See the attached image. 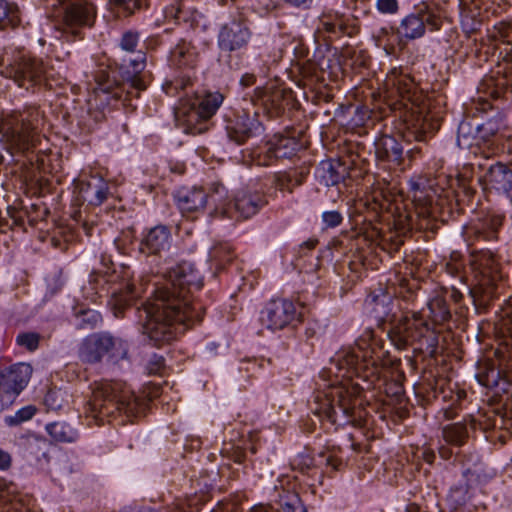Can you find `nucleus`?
I'll return each mask as SVG.
<instances>
[{
	"label": "nucleus",
	"instance_id": "obj_1",
	"mask_svg": "<svg viewBox=\"0 0 512 512\" xmlns=\"http://www.w3.org/2000/svg\"><path fill=\"white\" fill-rule=\"evenodd\" d=\"M202 286L200 272L192 263L183 261L168 271L165 282L153 284L151 300L129 308L128 313L138 318L153 345L162 347L202 321L204 307L192 298Z\"/></svg>",
	"mask_w": 512,
	"mask_h": 512
},
{
	"label": "nucleus",
	"instance_id": "obj_2",
	"mask_svg": "<svg viewBox=\"0 0 512 512\" xmlns=\"http://www.w3.org/2000/svg\"><path fill=\"white\" fill-rule=\"evenodd\" d=\"M382 341L371 330H365L356 340L355 346L342 348L331 358L328 372L336 380L327 390L314 393L311 412L320 421L327 420L333 425H360L363 410L359 400L342 386H337L340 379L361 378L373 383L379 379L382 368L386 365Z\"/></svg>",
	"mask_w": 512,
	"mask_h": 512
},
{
	"label": "nucleus",
	"instance_id": "obj_3",
	"mask_svg": "<svg viewBox=\"0 0 512 512\" xmlns=\"http://www.w3.org/2000/svg\"><path fill=\"white\" fill-rule=\"evenodd\" d=\"M140 34L134 30L123 32L118 40L121 55L115 60L121 80L111 77L109 67H100L95 72V93L100 99L115 106L121 102L124 106H132L131 101L137 99L147 89L146 52L139 48Z\"/></svg>",
	"mask_w": 512,
	"mask_h": 512
},
{
	"label": "nucleus",
	"instance_id": "obj_4",
	"mask_svg": "<svg viewBox=\"0 0 512 512\" xmlns=\"http://www.w3.org/2000/svg\"><path fill=\"white\" fill-rule=\"evenodd\" d=\"M452 318L451 309L443 294H437L427 302L426 309L402 315L391 323L387 336L397 350H406L415 346L414 351L425 353L429 357L438 354V326Z\"/></svg>",
	"mask_w": 512,
	"mask_h": 512
},
{
	"label": "nucleus",
	"instance_id": "obj_5",
	"mask_svg": "<svg viewBox=\"0 0 512 512\" xmlns=\"http://www.w3.org/2000/svg\"><path fill=\"white\" fill-rule=\"evenodd\" d=\"M148 405L149 399L136 395L125 383L102 380L91 385V397L85 413L98 424L123 416L132 421L144 415Z\"/></svg>",
	"mask_w": 512,
	"mask_h": 512
},
{
	"label": "nucleus",
	"instance_id": "obj_6",
	"mask_svg": "<svg viewBox=\"0 0 512 512\" xmlns=\"http://www.w3.org/2000/svg\"><path fill=\"white\" fill-rule=\"evenodd\" d=\"M102 268L96 269L89 275L87 297L92 302H96L98 298L109 297V304L113 307L116 317L125 316V312H129L131 303L138 293L135 283L133 282V272L127 265H120L119 269L113 268L111 260L106 262L102 259Z\"/></svg>",
	"mask_w": 512,
	"mask_h": 512
},
{
	"label": "nucleus",
	"instance_id": "obj_7",
	"mask_svg": "<svg viewBox=\"0 0 512 512\" xmlns=\"http://www.w3.org/2000/svg\"><path fill=\"white\" fill-rule=\"evenodd\" d=\"M43 121V112L36 105L7 114L0 119V147L10 157L27 154L35 146Z\"/></svg>",
	"mask_w": 512,
	"mask_h": 512
},
{
	"label": "nucleus",
	"instance_id": "obj_8",
	"mask_svg": "<svg viewBox=\"0 0 512 512\" xmlns=\"http://www.w3.org/2000/svg\"><path fill=\"white\" fill-rule=\"evenodd\" d=\"M224 99V94L219 91H207L178 108L176 117L185 125L186 133L202 134L209 130L210 119L216 114Z\"/></svg>",
	"mask_w": 512,
	"mask_h": 512
},
{
	"label": "nucleus",
	"instance_id": "obj_9",
	"mask_svg": "<svg viewBox=\"0 0 512 512\" xmlns=\"http://www.w3.org/2000/svg\"><path fill=\"white\" fill-rule=\"evenodd\" d=\"M496 29L505 47L500 51L495 69L482 80L479 90L494 99H499L512 86V24L500 22Z\"/></svg>",
	"mask_w": 512,
	"mask_h": 512
},
{
	"label": "nucleus",
	"instance_id": "obj_10",
	"mask_svg": "<svg viewBox=\"0 0 512 512\" xmlns=\"http://www.w3.org/2000/svg\"><path fill=\"white\" fill-rule=\"evenodd\" d=\"M129 345L126 340L112 335L110 332H95L86 336L78 350L79 359L83 363L97 364L105 357L113 364L128 358Z\"/></svg>",
	"mask_w": 512,
	"mask_h": 512
},
{
	"label": "nucleus",
	"instance_id": "obj_11",
	"mask_svg": "<svg viewBox=\"0 0 512 512\" xmlns=\"http://www.w3.org/2000/svg\"><path fill=\"white\" fill-rule=\"evenodd\" d=\"M45 72L41 59L15 49L6 51V64L0 70V75L12 80L19 88L29 91L43 81Z\"/></svg>",
	"mask_w": 512,
	"mask_h": 512
},
{
	"label": "nucleus",
	"instance_id": "obj_12",
	"mask_svg": "<svg viewBox=\"0 0 512 512\" xmlns=\"http://www.w3.org/2000/svg\"><path fill=\"white\" fill-rule=\"evenodd\" d=\"M476 429H481L486 433L497 429H508V420L505 415H500L495 411L480 414L478 418L468 416L463 421L444 426L442 435L448 445L459 449L465 445L470 433Z\"/></svg>",
	"mask_w": 512,
	"mask_h": 512
},
{
	"label": "nucleus",
	"instance_id": "obj_13",
	"mask_svg": "<svg viewBox=\"0 0 512 512\" xmlns=\"http://www.w3.org/2000/svg\"><path fill=\"white\" fill-rule=\"evenodd\" d=\"M63 5L60 29L67 41L84 39L86 29L91 28L96 20V8L87 0H56Z\"/></svg>",
	"mask_w": 512,
	"mask_h": 512
},
{
	"label": "nucleus",
	"instance_id": "obj_14",
	"mask_svg": "<svg viewBox=\"0 0 512 512\" xmlns=\"http://www.w3.org/2000/svg\"><path fill=\"white\" fill-rule=\"evenodd\" d=\"M171 243L172 234L170 227L159 224L152 228L143 230L138 245L139 253L146 259L147 257H150L151 263H154L157 266L156 273L162 274L163 280L161 282H165L168 278V271L177 266V264L175 266H163L168 263V260L170 259L166 256V253L169 251ZM181 263L182 262H180V264Z\"/></svg>",
	"mask_w": 512,
	"mask_h": 512
},
{
	"label": "nucleus",
	"instance_id": "obj_15",
	"mask_svg": "<svg viewBox=\"0 0 512 512\" xmlns=\"http://www.w3.org/2000/svg\"><path fill=\"white\" fill-rule=\"evenodd\" d=\"M442 26L440 10L433 5L422 3L403 17L396 27V35L400 39L412 41L422 38L426 31L435 32Z\"/></svg>",
	"mask_w": 512,
	"mask_h": 512
},
{
	"label": "nucleus",
	"instance_id": "obj_16",
	"mask_svg": "<svg viewBox=\"0 0 512 512\" xmlns=\"http://www.w3.org/2000/svg\"><path fill=\"white\" fill-rule=\"evenodd\" d=\"M170 66L180 71V75L168 83L175 90H186L192 85L195 68L199 62V51L192 41L179 38L170 48L168 55Z\"/></svg>",
	"mask_w": 512,
	"mask_h": 512
},
{
	"label": "nucleus",
	"instance_id": "obj_17",
	"mask_svg": "<svg viewBox=\"0 0 512 512\" xmlns=\"http://www.w3.org/2000/svg\"><path fill=\"white\" fill-rule=\"evenodd\" d=\"M471 166L484 189L503 193L512 202V169L508 164L484 155L476 157Z\"/></svg>",
	"mask_w": 512,
	"mask_h": 512
},
{
	"label": "nucleus",
	"instance_id": "obj_18",
	"mask_svg": "<svg viewBox=\"0 0 512 512\" xmlns=\"http://www.w3.org/2000/svg\"><path fill=\"white\" fill-rule=\"evenodd\" d=\"M259 321L262 327L271 332H277L295 327L296 323L300 322V314L293 301L276 298L268 301L262 308Z\"/></svg>",
	"mask_w": 512,
	"mask_h": 512
},
{
	"label": "nucleus",
	"instance_id": "obj_19",
	"mask_svg": "<svg viewBox=\"0 0 512 512\" xmlns=\"http://www.w3.org/2000/svg\"><path fill=\"white\" fill-rule=\"evenodd\" d=\"M225 131L230 141L242 145L250 138L258 137L264 132V126L255 111L252 114L242 110L224 116Z\"/></svg>",
	"mask_w": 512,
	"mask_h": 512
},
{
	"label": "nucleus",
	"instance_id": "obj_20",
	"mask_svg": "<svg viewBox=\"0 0 512 512\" xmlns=\"http://www.w3.org/2000/svg\"><path fill=\"white\" fill-rule=\"evenodd\" d=\"M32 375V367L17 363L8 368H0V411L9 407L27 386Z\"/></svg>",
	"mask_w": 512,
	"mask_h": 512
},
{
	"label": "nucleus",
	"instance_id": "obj_21",
	"mask_svg": "<svg viewBox=\"0 0 512 512\" xmlns=\"http://www.w3.org/2000/svg\"><path fill=\"white\" fill-rule=\"evenodd\" d=\"M252 38L248 21L238 16L222 24L217 35L218 48L223 52H235L246 49Z\"/></svg>",
	"mask_w": 512,
	"mask_h": 512
},
{
	"label": "nucleus",
	"instance_id": "obj_22",
	"mask_svg": "<svg viewBox=\"0 0 512 512\" xmlns=\"http://www.w3.org/2000/svg\"><path fill=\"white\" fill-rule=\"evenodd\" d=\"M267 204L263 192L245 187L238 190L233 198L223 209V213L229 218L249 219L256 215Z\"/></svg>",
	"mask_w": 512,
	"mask_h": 512
},
{
	"label": "nucleus",
	"instance_id": "obj_23",
	"mask_svg": "<svg viewBox=\"0 0 512 512\" xmlns=\"http://www.w3.org/2000/svg\"><path fill=\"white\" fill-rule=\"evenodd\" d=\"M252 101H257L269 118H277L284 114L285 110L292 105L293 92L290 89L266 85L256 87L253 92Z\"/></svg>",
	"mask_w": 512,
	"mask_h": 512
},
{
	"label": "nucleus",
	"instance_id": "obj_24",
	"mask_svg": "<svg viewBox=\"0 0 512 512\" xmlns=\"http://www.w3.org/2000/svg\"><path fill=\"white\" fill-rule=\"evenodd\" d=\"M300 142L293 136L275 134L258 155V164L269 166L280 159H291L300 150Z\"/></svg>",
	"mask_w": 512,
	"mask_h": 512
},
{
	"label": "nucleus",
	"instance_id": "obj_25",
	"mask_svg": "<svg viewBox=\"0 0 512 512\" xmlns=\"http://www.w3.org/2000/svg\"><path fill=\"white\" fill-rule=\"evenodd\" d=\"M76 188L78 200L88 206H100L111 195L109 182L98 174L82 176Z\"/></svg>",
	"mask_w": 512,
	"mask_h": 512
},
{
	"label": "nucleus",
	"instance_id": "obj_26",
	"mask_svg": "<svg viewBox=\"0 0 512 512\" xmlns=\"http://www.w3.org/2000/svg\"><path fill=\"white\" fill-rule=\"evenodd\" d=\"M403 137L406 141L427 142L438 130V125L419 112H409L404 116Z\"/></svg>",
	"mask_w": 512,
	"mask_h": 512
},
{
	"label": "nucleus",
	"instance_id": "obj_27",
	"mask_svg": "<svg viewBox=\"0 0 512 512\" xmlns=\"http://www.w3.org/2000/svg\"><path fill=\"white\" fill-rule=\"evenodd\" d=\"M319 464H324L333 471H337L343 465V461L337 457L334 449L319 452L317 458H314L308 450H304L298 453L291 461L292 468L299 470L301 473H307Z\"/></svg>",
	"mask_w": 512,
	"mask_h": 512
},
{
	"label": "nucleus",
	"instance_id": "obj_28",
	"mask_svg": "<svg viewBox=\"0 0 512 512\" xmlns=\"http://www.w3.org/2000/svg\"><path fill=\"white\" fill-rule=\"evenodd\" d=\"M374 146L377 160L390 167H399L403 163V146L394 136L382 134L375 139Z\"/></svg>",
	"mask_w": 512,
	"mask_h": 512
},
{
	"label": "nucleus",
	"instance_id": "obj_29",
	"mask_svg": "<svg viewBox=\"0 0 512 512\" xmlns=\"http://www.w3.org/2000/svg\"><path fill=\"white\" fill-rule=\"evenodd\" d=\"M165 19L182 25L185 29H196L204 20L203 15L182 1H175L164 9Z\"/></svg>",
	"mask_w": 512,
	"mask_h": 512
},
{
	"label": "nucleus",
	"instance_id": "obj_30",
	"mask_svg": "<svg viewBox=\"0 0 512 512\" xmlns=\"http://www.w3.org/2000/svg\"><path fill=\"white\" fill-rule=\"evenodd\" d=\"M174 200L183 215L205 208L208 194L200 187H181L174 193Z\"/></svg>",
	"mask_w": 512,
	"mask_h": 512
},
{
	"label": "nucleus",
	"instance_id": "obj_31",
	"mask_svg": "<svg viewBox=\"0 0 512 512\" xmlns=\"http://www.w3.org/2000/svg\"><path fill=\"white\" fill-rule=\"evenodd\" d=\"M409 190L413 193V199L423 204L425 212L430 217H436L440 212V202L442 199L439 196L430 195V186L424 177H415L409 180Z\"/></svg>",
	"mask_w": 512,
	"mask_h": 512
},
{
	"label": "nucleus",
	"instance_id": "obj_32",
	"mask_svg": "<svg viewBox=\"0 0 512 512\" xmlns=\"http://www.w3.org/2000/svg\"><path fill=\"white\" fill-rule=\"evenodd\" d=\"M316 177L325 186H335L349 176V166L340 159H327L319 163Z\"/></svg>",
	"mask_w": 512,
	"mask_h": 512
},
{
	"label": "nucleus",
	"instance_id": "obj_33",
	"mask_svg": "<svg viewBox=\"0 0 512 512\" xmlns=\"http://www.w3.org/2000/svg\"><path fill=\"white\" fill-rule=\"evenodd\" d=\"M504 218V215L496 213H488L481 217L472 227L475 240L496 241Z\"/></svg>",
	"mask_w": 512,
	"mask_h": 512
},
{
	"label": "nucleus",
	"instance_id": "obj_34",
	"mask_svg": "<svg viewBox=\"0 0 512 512\" xmlns=\"http://www.w3.org/2000/svg\"><path fill=\"white\" fill-rule=\"evenodd\" d=\"M477 118L466 117L458 125L456 142L460 149L472 150L475 158L480 149L478 141Z\"/></svg>",
	"mask_w": 512,
	"mask_h": 512
},
{
	"label": "nucleus",
	"instance_id": "obj_35",
	"mask_svg": "<svg viewBox=\"0 0 512 512\" xmlns=\"http://www.w3.org/2000/svg\"><path fill=\"white\" fill-rule=\"evenodd\" d=\"M317 30L327 33L330 38H338L342 35L352 37L356 33L357 28L355 25L348 24L343 15L336 14L322 16L319 19Z\"/></svg>",
	"mask_w": 512,
	"mask_h": 512
},
{
	"label": "nucleus",
	"instance_id": "obj_36",
	"mask_svg": "<svg viewBox=\"0 0 512 512\" xmlns=\"http://www.w3.org/2000/svg\"><path fill=\"white\" fill-rule=\"evenodd\" d=\"M365 303L371 308V313L378 321L392 322L390 318L392 297L389 293L379 288L367 296Z\"/></svg>",
	"mask_w": 512,
	"mask_h": 512
},
{
	"label": "nucleus",
	"instance_id": "obj_37",
	"mask_svg": "<svg viewBox=\"0 0 512 512\" xmlns=\"http://www.w3.org/2000/svg\"><path fill=\"white\" fill-rule=\"evenodd\" d=\"M250 512H307V510L298 494L284 491L279 496L276 508L260 504L252 507Z\"/></svg>",
	"mask_w": 512,
	"mask_h": 512
},
{
	"label": "nucleus",
	"instance_id": "obj_38",
	"mask_svg": "<svg viewBox=\"0 0 512 512\" xmlns=\"http://www.w3.org/2000/svg\"><path fill=\"white\" fill-rule=\"evenodd\" d=\"M478 129V141L479 147L481 145H490L498 142L501 138L507 137L512 140L510 135H505L502 131L503 123L501 118L494 117L486 120L485 122H480L477 118Z\"/></svg>",
	"mask_w": 512,
	"mask_h": 512
},
{
	"label": "nucleus",
	"instance_id": "obj_39",
	"mask_svg": "<svg viewBox=\"0 0 512 512\" xmlns=\"http://www.w3.org/2000/svg\"><path fill=\"white\" fill-rule=\"evenodd\" d=\"M309 173L306 168H295L274 174L273 184L280 191L292 193L294 188L302 185Z\"/></svg>",
	"mask_w": 512,
	"mask_h": 512
},
{
	"label": "nucleus",
	"instance_id": "obj_40",
	"mask_svg": "<svg viewBox=\"0 0 512 512\" xmlns=\"http://www.w3.org/2000/svg\"><path fill=\"white\" fill-rule=\"evenodd\" d=\"M22 24V11L18 4L0 0V32H10Z\"/></svg>",
	"mask_w": 512,
	"mask_h": 512
},
{
	"label": "nucleus",
	"instance_id": "obj_41",
	"mask_svg": "<svg viewBox=\"0 0 512 512\" xmlns=\"http://www.w3.org/2000/svg\"><path fill=\"white\" fill-rule=\"evenodd\" d=\"M45 430L55 442L74 443L79 438L78 430L64 421L48 423Z\"/></svg>",
	"mask_w": 512,
	"mask_h": 512
},
{
	"label": "nucleus",
	"instance_id": "obj_42",
	"mask_svg": "<svg viewBox=\"0 0 512 512\" xmlns=\"http://www.w3.org/2000/svg\"><path fill=\"white\" fill-rule=\"evenodd\" d=\"M5 501L3 512H31L29 499L19 493H15L12 487L7 488V496L2 495Z\"/></svg>",
	"mask_w": 512,
	"mask_h": 512
},
{
	"label": "nucleus",
	"instance_id": "obj_43",
	"mask_svg": "<svg viewBox=\"0 0 512 512\" xmlns=\"http://www.w3.org/2000/svg\"><path fill=\"white\" fill-rule=\"evenodd\" d=\"M471 258V263L483 273L493 270L496 264L495 255L489 249H474L471 252Z\"/></svg>",
	"mask_w": 512,
	"mask_h": 512
},
{
	"label": "nucleus",
	"instance_id": "obj_44",
	"mask_svg": "<svg viewBox=\"0 0 512 512\" xmlns=\"http://www.w3.org/2000/svg\"><path fill=\"white\" fill-rule=\"evenodd\" d=\"M68 394L60 388L48 390L44 397V405L48 410L59 411L68 405Z\"/></svg>",
	"mask_w": 512,
	"mask_h": 512
},
{
	"label": "nucleus",
	"instance_id": "obj_45",
	"mask_svg": "<svg viewBox=\"0 0 512 512\" xmlns=\"http://www.w3.org/2000/svg\"><path fill=\"white\" fill-rule=\"evenodd\" d=\"M76 326L79 329H93L101 322V314L93 309L76 311Z\"/></svg>",
	"mask_w": 512,
	"mask_h": 512
},
{
	"label": "nucleus",
	"instance_id": "obj_46",
	"mask_svg": "<svg viewBox=\"0 0 512 512\" xmlns=\"http://www.w3.org/2000/svg\"><path fill=\"white\" fill-rule=\"evenodd\" d=\"M469 485L466 481H460L450 488L448 500L454 509L465 505L469 499Z\"/></svg>",
	"mask_w": 512,
	"mask_h": 512
},
{
	"label": "nucleus",
	"instance_id": "obj_47",
	"mask_svg": "<svg viewBox=\"0 0 512 512\" xmlns=\"http://www.w3.org/2000/svg\"><path fill=\"white\" fill-rule=\"evenodd\" d=\"M46 293L45 298H52L58 294L65 285V279L61 269L49 272L45 277Z\"/></svg>",
	"mask_w": 512,
	"mask_h": 512
},
{
	"label": "nucleus",
	"instance_id": "obj_48",
	"mask_svg": "<svg viewBox=\"0 0 512 512\" xmlns=\"http://www.w3.org/2000/svg\"><path fill=\"white\" fill-rule=\"evenodd\" d=\"M37 409L33 405L24 406L18 409L13 415H7L4 418V422L7 426L13 427L18 426L23 422H26L36 414Z\"/></svg>",
	"mask_w": 512,
	"mask_h": 512
},
{
	"label": "nucleus",
	"instance_id": "obj_49",
	"mask_svg": "<svg viewBox=\"0 0 512 512\" xmlns=\"http://www.w3.org/2000/svg\"><path fill=\"white\" fill-rule=\"evenodd\" d=\"M373 115V111L367 106L358 105L354 108L353 116L350 120L352 127H366L369 125Z\"/></svg>",
	"mask_w": 512,
	"mask_h": 512
},
{
	"label": "nucleus",
	"instance_id": "obj_50",
	"mask_svg": "<svg viewBox=\"0 0 512 512\" xmlns=\"http://www.w3.org/2000/svg\"><path fill=\"white\" fill-rule=\"evenodd\" d=\"M124 16L133 14L136 10L147 6V0H109Z\"/></svg>",
	"mask_w": 512,
	"mask_h": 512
},
{
	"label": "nucleus",
	"instance_id": "obj_51",
	"mask_svg": "<svg viewBox=\"0 0 512 512\" xmlns=\"http://www.w3.org/2000/svg\"><path fill=\"white\" fill-rule=\"evenodd\" d=\"M209 255H210L211 259L216 260L219 263L230 262L234 258L232 248L227 243H223V244L214 246L211 249Z\"/></svg>",
	"mask_w": 512,
	"mask_h": 512
},
{
	"label": "nucleus",
	"instance_id": "obj_52",
	"mask_svg": "<svg viewBox=\"0 0 512 512\" xmlns=\"http://www.w3.org/2000/svg\"><path fill=\"white\" fill-rule=\"evenodd\" d=\"M40 335L35 332L20 333L16 337V343L26 348L28 351L33 352L39 347Z\"/></svg>",
	"mask_w": 512,
	"mask_h": 512
},
{
	"label": "nucleus",
	"instance_id": "obj_53",
	"mask_svg": "<svg viewBox=\"0 0 512 512\" xmlns=\"http://www.w3.org/2000/svg\"><path fill=\"white\" fill-rule=\"evenodd\" d=\"M321 220L325 229L336 228L343 222V215L338 210L324 211L321 214Z\"/></svg>",
	"mask_w": 512,
	"mask_h": 512
},
{
	"label": "nucleus",
	"instance_id": "obj_54",
	"mask_svg": "<svg viewBox=\"0 0 512 512\" xmlns=\"http://www.w3.org/2000/svg\"><path fill=\"white\" fill-rule=\"evenodd\" d=\"M280 7V0H255L254 11L260 16H267Z\"/></svg>",
	"mask_w": 512,
	"mask_h": 512
},
{
	"label": "nucleus",
	"instance_id": "obj_55",
	"mask_svg": "<svg viewBox=\"0 0 512 512\" xmlns=\"http://www.w3.org/2000/svg\"><path fill=\"white\" fill-rule=\"evenodd\" d=\"M396 34V28L392 26L381 27L376 30L373 34V37L378 46L387 45L390 41V37Z\"/></svg>",
	"mask_w": 512,
	"mask_h": 512
},
{
	"label": "nucleus",
	"instance_id": "obj_56",
	"mask_svg": "<svg viewBox=\"0 0 512 512\" xmlns=\"http://www.w3.org/2000/svg\"><path fill=\"white\" fill-rule=\"evenodd\" d=\"M375 7L381 14H396L399 11L398 0H376Z\"/></svg>",
	"mask_w": 512,
	"mask_h": 512
},
{
	"label": "nucleus",
	"instance_id": "obj_57",
	"mask_svg": "<svg viewBox=\"0 0 512 512\" xmlns=\"http://www.w3.org/2000/svg\"><path fill=\"white\" fill-rule=\"evenodd\" d=\"M165 366V359L163 356L154 354L149 363H148V371L150 374H158Z\"/></svg>",
	"mask_w": 512,
	"mask_h": 512
},
{
	"label": "nucleus",
	"instance_id": "obj_58",
	"mask_svg": "<svg viewBox=\"0 0 512 512\" xmlns=\"http://www.w3.org/2000/svg\"><path fill=\"white\" fill-rule=\"evenodd\" d=\"M257 80V75L255 72H246L243 73L239 79V85L242 89H247L252 87Z\"/></svg>",
	"mask_w": 512,
	"mask_h": 512
},
{
	"label": "nucleus",
	"instance_id": "obj_59",
	"mask_svg": "<svg viewBox=\"0 0 512 512\" xmlns=\"http://www.w3.org/2000/svg\"><path fill=\"white\" fill-rule=\"evenodd\" d=\"M441 294H443L446 297V301H448V299H450L456 305H460V303L463 299V294L454 286H452L448 290H445Z\"/></svg>",
	"mask_w": 512,
	"mask_h": 512
},
{
	"label": "nucleus",
	"instance_id": "obj_60",
	"mask_svg": "<svg viewBox=\"0 0 512 512\" xmlns=\"http://www.w3.org/2000/svg\"><path fill=\"white\" fill-rule=\"evenodd\" d=\"M12 465V457L9 452L0 448V470L7 471Z\"/></svg>",
	"mask_w": 512,
	"mask_h": 512
},
{
	"label": "nucleus",
	"instance_id": "obj_61",
	"mask_svg": "<svg viewBox=\"0 0 512 512\" xmlns=\"http://www.w3.org/2000/svg\"><path fill=\"white\" fill-rule=\"evenodd\" d=\"M317 244H318V240L316 238H310L307 241H304L299 246V254L301 256L307 255V253L309 251L313 250Z\"/></svg>",
	"mask_w": 512,
	"mask_h": 512
},
{
	"label": "nucleus",
	"instance_id": "obj_62",
	"mask_svg": "<svg viewBox=\"0 0 512 512\" xmlns=\"http://www.w3.org/2000/svg\"><path fill=\"white\" fill-rule=\"evenodd\" d=\"M283 1L285 4H287L291 7L302 9V10L309 9L313 2V0H283Z\"/></svg>",
	"mask_w": 512,
	"mask_h": 512
},
{
	"label": "nucleus",
	"instance_id": "obj_63",
	"mask_svg": "<svg viewBox=\"0 0 512 512\" xmlns=\"http://www.w3.org/2000/svg\"><path fill=\"white\" fill-rule=\"evenodd\" d=\"M423 154V148L419 145H416L413 148L407 150L406 157L408 158L409 162L412 163L415 160L422 158Z\"/></svg>",
	"mask_w": 512,
	"mask_h": 512
},
{
	"label": "nucleus",
	"instance_id": "obj_64",
	"mask_svg": "<svg viewBox=\"0 0 512 512\" xmlns=\"http://www.w3.org/2000/svg\"><path fill=\"white\" fill-rule=\"evenodd\" d=\"M294 54L298 59H305L309 54V49L302 43H297L294 47Z\"/></svg>",
	"mask_w": 512,
	"mask_h": 512
}]
</instances>
